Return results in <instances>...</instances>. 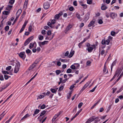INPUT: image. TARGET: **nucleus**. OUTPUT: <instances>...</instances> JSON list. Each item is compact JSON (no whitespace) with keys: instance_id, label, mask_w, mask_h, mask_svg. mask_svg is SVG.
<instances>
[{"instance_id":"a211bd4d","label":"nucleus","mask_w":123,"mask_h":123,"mask_svg":"<svg viewBox=\"0 0 123 123\" xmlns=\"http://www.w3.org/2000/svg\"><path fill=\"white\" fill-rule=\"evenodd\" d=\"M31 115L29 114H26L21 119V120H24L25 119L27 118L28 117H29Z\"/></svg>"},{"instance_id":"ddd939ff","label":"nucleus","mask_w":123,"mask_h":123,"mask_svg":"<svg viewBox=\"0 0 123 123\" xmlns=\"http://www.w3.org/2000/svg\"><path fill=\"white\" fill-rule=\"evenodd\" d=\"M123 68L122 67L118 68L117 69L115 73L118 75V76L120 74Z\"/></svg>"},{"instance_id":"052dcab7","label":"nucleus","mask_w":123,"mask_h":123,"mask_svg":"<svg viewBox=\"0 0 123 123\" xmlns=\"http://www.w3.org/2000/svg\"><path fill=\"white\" fill-rule=\"evenodd\" d=\"M69 54V52L68 51H67L65 54L64 55L65 56H67L69 55L68 54Z\"/></svg>"},{"instance_id":"a19ab883","label":"nucleus","mask_w":123,"mask_h":123,"mask_svg":"<svg viewBox=\"0 0 123 123\" xmlns=\"http://www.w3.org/2000/svg\"><path fill=\"white\" fill-rule=\"evenodd\" d=\"M28 23V21L27 20H25L24 22V23L22 26L25 27V26Z\"/></svg>"},{"instance_id":"c03bdc74","label":"nucleus","mask_w":123,"mask_h":123,"mask_svg":"<svg viewBox=\"0 0 123 123\" xmlns=\"http://www.w3.org/2000/svg\"><path fill=\"white\" fill-rule=\"evenodd\" d=\"M76 16L78 19H80V16L79 13H76Z\"/></svg>"},{"instance_id":"ea45409f","label":"nucleus","mask_w":123,"mask_h":123,"mask_svg":"<svg viewBox=\"0 0 123 123\" xmlns=\"http://www.w3.org/2000/svg\"><path fill=\"white\" fill-rule=\"evenodd\" d=\"M46 31L44 30H43L41 31V33L43 35H45L46 34Z\"/></svg>"},{"instance_id":"6ab92c4d","label":"nucleus","mask_w":123,"mask_h":123,"mask_svg":"<svg viewBox=\"0 0 123 123\" xmlns=\"http://www.w3.org/2000/svg\"><path fill=\"white\" fill-rule=\"evenodd\" d=\"M62 14V12H61L58 14H56L55 17V18L56 19H58L60 17Z\"/></svg>"},{"instance_id":"2eb2a0df","label":"nucleus","mask_w":123,"mask_h":123,"mask_svg":"<svg viewBox=\"0 0 123 123\" xmlns=\"http://www.w3.org/2000/svg\"><path fill=\"white\" fill-rule=\"evenodd\" d=\"M79 2L80 5L81 6L83 7L85 9H86L87 8V5L86 4H84L83 3V1H79Z\"/></svg>"},{"instance_id":"393cba45","label":"nucleus","mask_w":123,"mask_h":123,"mask_svg":"<svg viewBox=\"0 0 123 123\" xmlns=\"http://www.w3.org/2000/svg\"><path fill=\"white\" fill-rule=\"evenodd\" d=\"M21 12L22 10L21 9H19L17 11V13H16V15L17 16H18V17L19 16L21 13Z\"/></svg>"},{"instance_id":"a878e982","label":"nucleus","mask_w":123,"mask_h":123,"mask_svg":"<svg viewBox=\"0 0 123 123\" xmlns=\"http://www.w3.org/2000/svg\"><path fill=\"white\" fill-rule=\"evenodd\" d=\"M28 0H25L24 4V8L26 9L28 4Z\"/></svg>"},{"instance_id":"0e129e2a","label":"nucleus","mask_w":123,"mask_h":123,"mask_svg":"<svg viewBox=\"0 0 123 123\" xmlns=\"http://www.w3.org/2000/svg\"><path fill=\"white\" fill-rule=\"evenodd\" d=\"M74 8L73 6L70 7L69 8V10L71 11H73L74 10Z\"/></svg>"},{"instance_id":"9d476101","label":"nucleus","mask_w":123,"mask_h":123,"mask_svg":"<svg viewBox=\"0 0 123 123\" xmlns=\"http://www.w3.org/2000/svg\"><path fill=\"white\" fill-rule=\"evenodd\" d=\"M110 15L112 19H114L117 17V14L115 13L111 12L110 13Z\"/></svg>"},{"instance_id":"f257e3e1","label":"nucleus","mask_w":123,"mask_h":123,"mask_svg":"<svg viewBox=\"0 0 123 123\" xmlns=\"http://www.w3.org/2000/svg\"><path fill=\"white\" fill-rule=\"evenodd\" d=\"M87 47L86 49L89 52H92L93 49H94V50L96 49V45H91L89 43H87L86 45Z\"/></svg>"},{"instance_id":"4d7b16f0","label":"nucleus","mask_w":123,"mask_h":123,"mask_svg":"<svg viewBox=\"0 0 123 123\" xmlns=\"http://www.w3.org/2000/svg\"><path fill=\"white\" fill-rule=\"evenodd\" d=\"M46 112L45 111H44L42 112L40 115V116L41 117Z\"/></svg>"},{"instance_id":"aec40b11","label":"nucleus","mask_w":123,"mask_h":123,"mask_svg":"<svg viewBox=\"0 0 123 123\" xmlns=\"http://www.w3.org/2000/svg\"><path fill=\"white\" fill-rule=\"evenodd\" d=\"M74 53V50H71L70 52L69 55L68 56V57L69 58H71L73 55Z\"/></svg>"},{"instance_id":"49530a36","label":"nucleus","mask_w":123,"mask_h":123,"mask_svg":"<svg viewBox=\"0 0 123 123\" xmlns=\"http://www.w3.org/2000/svg\"><path fill=\"white\" fill-rule=\"evenodd\" d=\"M97 87V86H96L92 90L90 91V92H93Z\"/></svg>"},{"instance_id":"f03ea898","label":"nucleus","mask_w":123,"mask_h":123,"mask_svg":"<svg viewBox=\"0 0 123 123\" xmlns=\"http://www.w3.org/2000/svg\"><path fill=\"white\" fill-rule=\"evenodd\" d=\"M47 34V36H46L45 39L49 40H52L54 37V35H51V31L50 30L48 31Z\"/></svg>"},{"instance_id":"5fc2aeb1","label":"nucleus","mask_w":123,"mask_h":123,"mask_svg":"<svg viewBox=\"0 0 123 123\" xmlns=\"http://www.w3.org/2000/svg\"><path fill=\"white\" fill-rule=\"evenodd\" d=\"M2 73L3 74H9V72L6 71H3Z\"/></svg>"},{"instance_id":"5701e85b","label":"nucleus","mask_w":123,"mask_h":123,"mask_svg":"<svg viewBox=\"0 0 123 123\" xmlns=\"http://www.w3.org/2000/svg\"><path fill=\"white\" fill-rule=\"evenodd\" d=\"M2 13L4 15H7L9 14L10 12L8 11H4L2 12Z\"/></svg>"},{"instance_id":"f704fd0d","label":"nucleus","mask_w":123,"mask_h":123,"mask_svg":"<svg viewBox=\"0 0 123 123\" xmlns=\"http://www.w3.org/2000/svg\"><path fill=\"white\" fill-rule=\"evenodd\" d=\"M39 110L38 109H36L35 111L34 114H33V116H34L35 114H37L39 112Z\"/></svg>"},{"instance_id":"4be33fe9","label":"nucleus","mask_w":123,"mask_h":123,"mask_svg":"<svg viewBox=\"0 0 123 123\" xmlns=\"http://www.w3.org/2000/svg\"><path fill=\"white\" fill-rule=\"evenodd\" d=\"M72 25H68V26H67L66 29V31H65V33H66V32L68 31H69L70 29H71L72 27Z\"/></svg>"},{"instance_id":"bb28decb","label":"nucleus","mask_w":123,"mask_h":123,"mask_svg":"<svg viewBox=\"0 0 123 123\" xmlns=\"http://www.w3.org/2000/svg\"><path fill=\"white\" fill-rule=\"evenodd\" d=\"M101 9L102 10H105L107 8V7L105 5H103L101 7Z\"/></svg>"},{"instance_id":"1a4fd4ad","label":"nucleus","mask_w":123,"mask_h":123,"mask_svg":"<svg viewBox=\"0 0 123 123\" xmlns=\"http://www.w3.org/2000/svg\"><path fill=\"white\" fill-rule=\"evenodd\" d=\"M37 43L35 42L31 43L30 44L29 48L30 49H31L33 47L35 48L37 47Z\"/></svg>"},{"instance_id":"a18cd8bd","label":"nucleus","mask_w":123,"mask_h":123,"mask_svg":"<svg viewBox=\"0 0 123 123\" xmlns=\"http://www.w3.org/2000/svg\"><path fill=\"white\" fill-rule=\"evenodd\" d=\"M75 85V84H73L71 85L69 88V89L71 90H73V88H74L75 86L74 85Z\"/></svg>"},{"instance_id":"e2e57ef3","label":"nucleus","mask_w":123,"mask_h":123,"mask_svg":"<svg viewBox=\"0 0 123 123\" xmlns=\"http://www.w3.org/2000/svg\"><path fill=\"white\" fill-rule=\"evenodd\" d=\"M9 27L8 26H6L5 28V30L7 31L8 30H9Z\"/></svg>"},{"instance_id":"dca6fc26","label":"nucleus","mask_w":123,"mask_h":123,"mask_svg":"<svg viewBox=\"0 0 123 123\" xmlns=\"http://www.w3.org/2000/svg\"><path fill=\"white\" fill-rule=\"evenodd\" d=\"M48 41H44L43 42H41L40 43V46L41 47H42V45H45L47 44L48 43Z\"/></svg>"},{"instance_id":"72a5a7b5","label":"nucleus","mask_w":123,"mask_h":123,"mask_svg":"<svg viewBox=\"0 0 123 123\" xmlns=\"http://www.w3.org/2000/svg\"><path fill=\"white\" fill-rule=\"evenodd\" d=\"M44 97V96L43 95H40L38 96L37 98V99H41L43 98Z\"/></svg>"},{"instance_id":"603ef678","label":"nucleus","mask_w":123,"mask_h":123,"mask_svg":"<svg viewBox=\"0 0 123 123\" xmlns=\"http://www.w3.org/2000/svg\"><path fill=\"white\" fill-rule=\"evenodd\" d=\"M11 68V66H9L6 68V70H9Z\"/></svg>"},{"instance_id":"58836bf2","label":"nucleus","mask_w":123,"mask_h":123,"mask_svg":"<svg viewBox=\"0 0 123 123\" xmlns=\"http://www.w3.org/2000/svg\"><path fill=\"white\" fill-rule=\"evenodd\" d=\"M91 63V62L89 61H87L86 63V65L87 66H90Z\"/></svg>"},{"instance_id":"20e7f679","label":"nucleus","mask_w":123,"mask_h":123,"mask_svg":"<svg viewBox=\"0 0 123 123\" xmlns=\"http://www.w3.org/2000/svg\"><path fill=\"white\" fill-rule=\"evenodd\" d=\"M20 64L19 63H18L16 65L15 67L14 70V73H17L19 71Z\"/></svg>"},{"instance_id":"39448f33","label":"nucleus","mask_w":123,"mask_h":123,"mask_svg":"<svg viewBox=\"0 0 123 123\" xmlns=\"http://www.w3.org/2000/svg\"><path fill=\"white\" fill-rule=\"evenodd\" d=\"M98 117H95L93 116L89 118L86 122V123H90L95 120L98 119Z\"/></svg>"},{"instance_id":"f3484780","label":"nucleus","mask_w":123,"mask_h":123,"mask_svg":"<svg viewBox=\"0 0 123 123\" xmlns=\"http://www.w3.org/2000/svg\"><path fill=\"white\" fill-rule=\"evenodd\" d=\"M103 72L105 74H106L108 72V70L107 68V67L106 65V63L104 64V68L103 69Z\"/></svg>"},{"instance_id":"bf43d9fd","label":"nucleus","mask_w":123,"mask_h":123,"mask_svg":"<svg viewBox=\"0 0 123 123\" xmlns=\"http://www.w3.org/2000/svg\"><path fill=\"white\" fill-rule=\"evenodd\" d=\"M6 88V87L5 86H3L2 87H1L0 88V92L5 89Z\"/></svg>"},{"instance_id":"4468645a","label":"nucleus","mask_w":123,"mask_h":123,"mask_svg":"<svg viewBox=\"0 0 123 123\" xmlns=\"http://www.w3.org/2000/svg\"><path fill=\"white\" fill-rule=\"evenodd\" d=\"M37 64L35 63H33L31 65L30 67L29 68V70H31L33 69L36 66Z\"/></svg>"},{"instance_id":"09e8293b","label":"nucleus","mask_w":123,"mask_h":123,"mask_svg":"<svg viewBox=\"0 0 123 123\" xmlns=\"http://www.w3.org/2000/svg\"><path fill=\"white\" fill-rule=\"evenodd\" d=\"M25 28V27L22 26L19 31V33H21L24 30Z\"/></svg>"},{"instance_id":"13d9d810","label":"nucleus","mask_w":123,"mask_h":123,"mask_svg":"<svg viewBox=\"0 0 123 123\" xmlns=\"http://www.w3.org/2000/svg\"><path fill=\"white\" fill-rule=\"evenodd\" d=\"M83 43L82 42H81L78 44V46L79 48H81Z\"/></svg>"},{"instance_id":"412c9836","label":"nucleus","mask_w":123,"mask_h":123,"mask_svg":"<svg viewBox=\"0 0 123 123\" xmlns=\"http://www.w3.org/2000/svg\"><path fill=\"white\" fill-rule=\"evenodd\" d=\"M58 89V88H56L55 89L51 88L50 90L52 93H55Z\"/></svg>"},{"instance_id":"3c124183","label":"nucleus","mask_w":123,"mask_h":123,"mask_svg":"<svg viewBox=\"0 0 123 123\" xmlns=\"http://www.w3.org/2000/svg\"><path fill=\"white\" fill-rule=\"evenodd\" d=\"M92 3V1L91 0H87V3L88 4H91Z\"/></svg>"},{"instance_id":"774afa93","label":"nucleus","mask_w":123,"mask_h":123,"mask_svg":"<svg viewBox=\"0 0 123 123\" xmlns=\"http://www.w3.org/2000/svg\"><path fill=\"white\" fill-rule=\"evenodd\" d=\"M45 108V105L44 104H43L41 106V108L42 109H44Z\"/></svg>"},{"instance_id":"338daca9","label":"nucleus","mask_w":123,"mask_h":123,"mask_svg":"<svg viewBox=\"0 0 123 123\" xmlns=\"http://www.w3.org/2000/svg\"><path fill=\"white\" fill-rule=\"evenodd\" d=\"M74 5L75 6H77V2L76 1H74L73 2Z\"/></svg>"},{"instance_id":"7ed1b4c3","label":"nucleus","mask_w":123,"mask_h":123,"mask_svg":"<svg viewBox=\"0 0 123 123\" xmlns=\"http://www.w3.org/2000/svg\"><path fill=\"white\" fill-rule=\"evenodd\" d=\"M80 65L78 63H75L72 65L70 68L73 70L78 69L79 68Z\"/></svg>"},{"instance_id":"8fccbe9b","label":"nucleus","mask_w":123,"mask_h":123,"mask_svg":"<svg viewBox=\"0 0 123 123\" xmlns=\"http://www.w3.org/2000/svg\"><path fill=\"white\" fill-rule=\"evenodd\" d=\"M83 104V103L82 102H81L78 105V108H80L82 106Z\"/></svg>"},{"instance_id":"f8f14e48","label":"nucleus","mask_w":123,"mask_h":123,"mask_svg":"<svg viewBox=\"0 0 123 123\" xmlns=\"http://www.w3.org/2000/svg\"><path fill=\"white\" fill-rule=\"evenodd\" d=\"M62 111H60L58 113L55 114L52 119V121H54L62 113Z\"/></svg>"},{"instance_id":"2f4dec72","label":"nucleus","mask_w":123,"mask_h":123,"mask_svg":"<svg viewBox=\"0 0 123 123\" xmlns=\"http://www.w3.org/2000/svg\"><path fill=\"white\" fill-rule=\"evenodd\" d=\"M38 38L40 40H42L43 38V37L41 35H39L38 36Z\"/></svg>"},{"instance_id":"9b49d317","label":"nucleus","mask_w":123,"mask_h":123,"mask_svg":"<svg viewBox=\"0 0 123 123\" xmlns=\"http://www.w3.org/2000/svg\"><path fill=\"white\" fill-rule=\"evenodd\" d=\"M90 83V82L89 81L88 82L83 86L81 89L80 92H82L89 85Z\"/></svg>"},{"instance_id":"e433bc0d","label":"nucleus","mask_w":123,"mask_h":123,"mask_svg":"<svg viewBox=\"0 0 123 123\" xmlns=\"http://www.w3.org/2000/svg\"><path fill=\"white\" fill-rule=\"evenodd\" d=\"M98 22L99 24H102L103 22L102 20L100 19H98Z\"/></svg>"},{"instance_id":"79ce46f5","label":"nucleus","mask_w":123,"mask_h":123,"mask_svg":"<svg viewBox=\"0 0 123 123\" xmlns=\"http://www.w3.org/2000/svg\"><path fill=\"white\" fill-rule=\"evenodd\" d=\"M4 78L6 80L8 79L10 76L6 75H5L4 76Z\"/></svg>"},{"instance_id":"680f3d73","label":"nucleus","mask_w":123,"mask_h":123,"mask_svg":"<svg viewBox=\"0 0 123 123\" xmlns=\"http://www.w3.org/2000/svg\"><path fill=\"white\" fill-rule=\"evenodd\" d=\"M18 16H17L16 17V18L15 19L14 22H13V23L12 24V25H13L14 24V23L16 22V21L17 20L18 18Z\"/></svg>"},{"instance_id":"4c0bfd02","label":"nucleus","mask_w":123,"mask_h":123,"mask_svg":"<svg viewBox=\"0 0 123 123\" xmlns=\"http://www.w3.org/2000/svg\"><path fill=\"white\" fill-rule=\"evenodd\" d=\"M15 1V0H10L9 3L10 4L12 5L14 4Z\"/></svg>"},{"instance_id":"69168bd1","label":"nucleus","mask_w":123,"mask_h":123,"mask_svg":"<svg viewBox=\"0 0 123 123\" xmlns=\"http://www.w3.org/2000/svg\"><path fill=\"white\" fill-rule=\"evenodd\" d=\"M56 73L57 75L59 74L61 72L60 70H57L56 72Z\"/></svg>"},{"instance_id":"6e6552de","label":"nucleus","mask_w":123,"mask_h":123,"mask_svg":"<svg viewBox=\"0 0 123 123\" xmlns=\"http://www.w3.org/2000/svg\"><path fill=\"white\" fill-rule=\"evenodd\" d=\"M43 6L44 8L45 9H47L49 7L50 5L48 2H46L43 4Z\"/></svg>"},{"instance_id":"c756f323","label":"nucleus","mask_w":123,"mask_h":123,"mask_svg":"<svg viewBox=\"0 0 123 123\" xmlns=\"http://www.w3.org/2000/svg\"><path fill=\"white\" fill-rule=\"evenodd\" d=\"M115 64H116V62L115 61L113 62V63H112L111 64V71H112V68H113V67L115 65Z\"/></svg>"},{"instance_id":"37998d69","label":"nucleus","mask_w":123,"mask_h":123,"mask_svg":"<svg viewBox=\"0 0 123 123\" xmlns=\"http://www.w3.org/2000/svg\"><path fill=\"white\" fill-rule=\"evenodd\" d=\"M32 26L31 25H30L29 27L28 28V30L30 32H31L32 31Z\"/></svg>"},{"instance_id":"6e6d98bb","label":"nucleus","mask_w":123,"mask_h":123,"mask_svg":"<svg viewBox=\"0 0 123 123\" xmlns=\"http://www.w3.org/2000/svg\"><path fill=\"white\" fill-rule=\"evenodd\" d=\"M105 41L106 44L107 45H108L110 42L109 40V39H107Z\"/></svg>"},{"instance_id":"b1692460","label":"nucleus","mask_w":123,"mask_h":123,"mask_svg":"<svg viewBox=\"0 0 123 123\" xmlns=\"http://www.w3.org/2000/svg\"><path fill=\"white\" fill-rule=\"evenodd\" d=\"M12 6H13L12 5H8L6 7V9L7 10L10 11L11 10L12 8Z\"/></svg>"},{"instance_id":"423d86ee","label":"nucleus","mask_w":123,"mask_h":123,"mask_svg":"<svg viewBox=\"0 0 123 123\" xmlns=\"http://www.w3.org/2000/svg\"><path fill=\"white\" fill-rule=\"evenodd\" d=\"M33 37L32 36L28 38L25 41L24 43L25 46H26L33 39Z\"/></svg>"},{"instance_id":"c9c22d12","label":"nucleus","mask_w":123,"mask_h":123,"mask_svg":"<svg viewBox=\"0 0 123 123\" xmlns=\"http://www.w3.org/2000/svg\"><path fill=\"white\" fill-rule=\"evenodd\" d=\"M72 71V70L71 69L69 68H68L67 70L66 73H70Z\"/></svg>"},{"instance_id":"cd10ccee","label":"nucleus","mask_w":123,"mask_h":123,"mask_svg":"<svg viewBox=\"0 0 123 123\" xmlns=\"http://www.w3.org/2000/svg\"><path fill=\"white\" fill-rule=\"evenodd\" d=\"M95 23L94 21H91L88 25V27H90L94 25Z\"/></svg>"},{"instance_id":"0eeeda50","label":"nucleus","mask_w":123,"mask_h":123,"mask_svg":"<svg viewBox=\"0 0 123 123\" xmlns=\"http://www.w3.org/2000/svg\"><path fill=\"white\" fill-rule=\"evenodd\" d=\"M18 55L19 57L23 59L24 60L25 58L26 55L25 52H21L19 53Z\"/></svg>"},{"instance_id":"7c9ffc66","label":"nucleus","mask_w":123,"mask_h":123,"mask_svg":"<svg viewBox=\"0 0 123 123\" xmlns=\"http://www.w3.org/2000/svg\"><path fill=\"white\" fill-rule=\"evenodd\" d=\"M123 75V71L122 72V73L120 75L119 77V78L117 79L116 81L115 82H117L119 80L120 78H121V77Z\"/></svg>"},{"instance_id":"c85d7f7f","label":"nucleus","mask_w":123,"mask_h":123,"mask_svg":"<svg viewBox=\"0 0 123 123\" xmlns=\"http://www.w3.org/2000/svg\"><path fill=\"white\" fill-rule=\"evenodd\" d=\"M5 112V111H4L2 114L0 115V121L1 120V119L4 116V115H5L6 113H5L4 114Z\"/></svg>"},{"instance_id":"de8ad7c7","label":"nucleus","mask_w":123,"mask_h":123,"mask_svg":"<svg viewBox=\"0 0 123 123\" xmlns=\"http://www.w3.org/2000/svg\"><path fill=\"white\" fill-rule=\"evenodd\" d=\"M116 34L115 32L113 31H112L111 32V35L113 36H114Z\"/></svg>"},{"instance_id":"473e14b6","label":"nucleus","mask_w":123,"mask_h":123,"mask_svg":"<svg viewBox=\"0 0 123 123\" xmlns=\"http://www.w3.org/2000/svg\"><path fill=\"white\" fill-rule=\"evenodd\" d=\"M64 85H61V86L59 88L58 91H60L62 90L64 88Z\"/></svg>"},{"instance_id":"864d4df0","label":"nucleus","mask_w":123,"mask_h":123,"mask_svg":"<svg viewBox=\"0 0 123 123\" xmlns=\"http://www.w3.org/2000/svg\"><path fill=\"white\" fill-rule=\"evenodd\" d=\"M31 52V51L29 49H27L26 50V52L27 54L30 53Z\"/></svg>"}]
</instances>
